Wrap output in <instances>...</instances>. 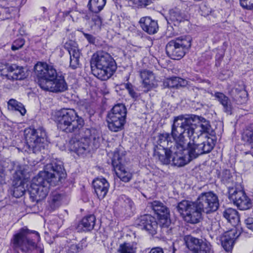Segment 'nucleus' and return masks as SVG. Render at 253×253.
Instances as JSON below:
<instances>
[{"label":"nucleus","instance_id":"obj_42","mask_svg":"<svg viewBox=\"0 0 253 253\" xmlns=\"http://www.w3.org/2000/svg\"><path fill=\"white\" fill-rule=\"evenodd\" d=\"M248 93L245 90H241L237 92L235 96V101L237 104H243L247 100Z\"/></svg>","mask_w":253,"mask_h":253},{"label":"nucleus","instance_id":"obj_37","mask_svg":"<svg viewBox=\"0 0 253 253\" xmlns=\"http://www.w3.org/2000/svg\"><path fill=\"white\" fill-rule=\"evenodd\" d=\"M169 135L168 133H163L159 135V138L157 141L158 145L155 147H162L163 148H168L169 145Z\"/></svg>","mask_w":253,"mask_h":253},{"label":"nucleus","instance_id":"obj_33","mask_svg":"<svg viewBox=\"0 0 253 253\" xmlns=\"http://www.w3.org/2000/svg\"><path fill=\"white\" fill-rule=\"evenodd\" d=\"M119 253H136V244L134 243H124L120 245Z\"/></svg>","mask_w":253,"mask_h":253},{"label":"nucleus","instance_id":"obj_9","mask_svg":"<svg viewBox=\"0 0 253 253\" xmlns=\"http://www.w3.org/2000/svg\"><path fill=\"white\" fill-rule=\"evenodd\" d=\"M126 113L124 104L115 105L108 114L107 122L109 129L114 132L121 130L126 123Z\"/></svg>","mask_w":253,"mask_h":253},{"label":"nucleus","instance_id":"obj_44","mask_svg":"<svg viewBox=\"0 0 253 253\" xmlns=\"http://www.w3.org/2000/svg\"><path fill=\"white\" fill-rule=\"evenodd\" d=\"M221 180L225 184H229L233 182V177L229 170H225L222 173Z\"/></svg>","mask_w":253,"mask_h":253},{"label":"nucleus","instance_id":"obj_6","mask_svg":"<svg viewBox=\"0 0 253 253\" xmlns=\"http://www.w3.org/2000/svg\"><path fill=\"white\" fill-rule=\"evenodd\" d=\"M90 64L93 75L102 81L109 79L117 69L116 62L113 57L103 51L93 54Z\"/></svg>","mask_w":253,"mask_h":253},{"label":"nucleus","instance_id":"obj_7","mask_svg":"<svg viewBox=\"0 0 253 253\" xmlns=\"http://www.w3.org/2000/svg\"><path fill=\"white\" fill-rule=\"evenodd\" d=\"M189 36H181L169 41L166 45V52L173 60L182 58L191 46Z\"/></svg>","mask_w":253,"mask_h":253},{"label":"nucleus","instance_id":"obj_1","mask_svg":"<svg viewBox=\"0 0 253 253\" xmlns=\"http://www.w3.org/2000/svg\"><path fill=\"white\" fill-rule=\"evenodd\" d=\"M54 121L57 127L67 133L79 131V136L72 138L69 142V149L78 155L89 151L91 140L95 147L98 146L99 137L95 134V130L84 127V121L79 117L76 111L71 109H62L57 111L54 115Z\"/></svg>","mask_w":253,"mask_h":253},{"label":"nucleus","instance_id":"obj_27","mask_svg":"<svg viewBox=\"0 0 253 253\" xmlns=\"http://www.w3.org/2000/svg\"><path fill=\"white\" fill-rule=\"evenodd\" d=\"M169 20L177 23L187 19V16L183 11L178 8L175 7L169 11Z\"/></svg>","mask_w":253,"mask_h":253},{"label":"nucleus","instance_id":"obj_12","mask_svg":"<svg viewBox=\"0 0 253 253\" xmlns=\"http://www.w3.org/2000/svg\"><path fill=\"white\" fill-rule=\"evenodd\" d=\"M36 76L39 79V84L41 88L48 81L56 77L58 74L56 70L52 66L46 63L38 62L34 67Z\"/></svg>","mask_w":253,"mask_h":253},{"label":"nucleus","instance_id":"obj_53","mask_svg":"<svg viewBox=\"0 0 253 253\" xmlns=\"http://www.w3.org/2000/svg\"><path fill=\"white\" fill-rule=\"evenodd\" d=\"M149 253H164V252L162 248H155L151 249Z\"/></svg>","mask_w":253,"mask_h":253},{"label":"nucleus","instance_id":"obj_23","mask_svg":"<svg viewBox=\"0 0 253 253\" xmlns=\"http://www.w3.org/2000/svg\"><path fill=\"white\" fill-rule=\"evenodd\" d=\"M172 153L169 152V147L163 148L162 147H154V156L164 165H168L171 162Z\"/></svg>","mask_w":253,"mask_h":253},{"label":"nucleus","instance_id":"obj_40","mask_svg":"<svg viewBox=\"0 0 253 253\" xmlns=\"http://www.w3.org/2000/svg\"><path fill=\"white\" fill-rule=\"evenodd\" d=\"M61 199L62 195L56 192H52L49 200V202L51 208L55 209L57 207Z\"/></svg>","mask_w":253,"mask_h":253},{"label":"nucleus","instance_id":"obj_49","mask_svg":"<svg viewBox=\"0 0 253 253\" xmlns=\"http://www.w3.org/2000/svg\"><path fill=\"white\" fill-rule=\"evenodd\" d=\"M245 222L247 225L248 228L250 230L253 229V217H248L245 219Z\"/></svg>","mask_w":253,"mask_h":253},{"label":"nucleus","instance_id":"obj_50","mask_svg":"<svg viewBox=\"0 0 253 253\" xmlns=\"http://www.w3.org/2000/svg\"><path fill=\"white\" fill-rule=\"evenodd\" d=\"M79 252L76 245L72 244L69 248L67 253H78Z\"/></svg>","mask_w":253,"mask_h":253},{"label":"nucleus","instance_id":"obj_20","mask_svg":"<svg viewBox=\"0 0 253 253\" xmlns=\"http://www.w3.org/2000/svg\"><path fill=\"white\" fill-rule=\"evenodd\" d=\"M235 230H232L225 232L220 237L221 244L227 252H230L233 249L235 240L238 236Z\"/></svg>","mask_w":253,"mask_h":253},{"label":"nucleus","instance_id":"obj_14","mask_svg":"<svg viewBox=\"0 0 253 253\" xmlns=\"http://www.w3.org/2000/svg\"><path fill=\"white\" fill-rule=\"evenodd\" d=\"M124 156L115 151L112 160V165L117 176L123 182H127L132 178V173L122 164Z\"/></svg>","mask_w":253,"mask_h":253},{"label":"nucleus","instance_id":"obj_13","mask_svg":"<svg viewBox=\"0 0 253 253\" xmlns=\"http://www.w3.org/2000/svg\"><path fill=\"white\" fill-rule=\"evenodd\" d=\"M228 198L240 210H246L252 206L251 199L247 196L245 191L236 187L228 188Z\"/></svg>","mask_w":253,"mask_h":253},{"label":"nucleus","instance_id":"obj_32","mask_svg":"<svg viewBox=\"0 0 253 253\" xmlns=\"http://www.w3.org/2000/svg\"><path fill=\"white\" fill-rule=\"evenodd\" d=\"M106 3V0H89L87 7L90 11L97 13L100 12Z\"/></svg>","mask_w":253,"mask_h":253},{"label":"nucleus","instance_id":"obj_18","mask_svg":"<svg viewBox=\"0 0 253 253\" xmlns=\"http://www.w3.org/2000/svg\"><path fill=\"white\" fill-rule=\"evenodd\" d=\"M64 47L67 50L70 56V66L73 69H76L79 66L81 55L76 43L72 40L68 41L64 43Z\"/></svg>","mask_w":253,"mask_h":253},{"label":"nucleus","instance_id":"obj_22","mask_svg":"<svg viewBox=\"0 0 253 253\" xmlns=\"http://www.w3.org/2000/svg\"><path fill=\"white\" fill-rule=\"evenodd\" d=\"M139 23L142 29L150 35L155 34L158 30L157 22L153 20L150 17L146 16L141 18Z\"/></svg>","mask_w":253,"mask_h":253},{"label":"nucleus","instance_id":"obj_54","mask_svg":"<svg viewBox=\"0 0 253 253\" xmlns=\"http://www.w3.org/2000/svg\"><path fill=\"white\" fill-rule=\"evenodd\" d=\"M129 94L133 98H137L138 97L137 93L134 91L133 88L128 91Z\"/></svg>","mask_w":253,"mask_h":253},{"label":"nucleus","instance_id":"obj_5","mask_svg":"<svg viewBox=\"0 0 253 253\" xmlns=\"http://www.w3.org/2000/svg\"><path fill=\"white\" fill-rule=\"evenodd\" d=\"M40 240V236L38 232L25 226L13 235L12 243L15 250L23 253H31L34 251L35 253H44L43 246L36 243V241Z\"/></svg>","mask_w":253,"mask_h":253},{"label":"nucleus","instance_id":"obj_45","mask_svg":"<svg viewBox=\"0 0 253 253\" xmlns=\"http://www.w3.org/2000/svg\"><path fill=\"white\" fill-rule=\"evenodd\" d=\"M210 228L211 231L214 232L217 235L220 234L221 232V231L220 230L221 228L220 227L219 223L215 219L211 221V224Z\"/></svg>","mask_w":253,"mask_h":253},{"label":"nucleus","instance_id":"obj_36","mask_svg":"<svg viewBox=\"0 0 253 253\" xmlns=\"http://www.w3.org/2000/svg\"><path fill=\"white\" fill-rule=\"evenodd\" d=\"M7 103L8 106L10 107L11 109L19 111L22 116L25 114L26 110L22 103L14 99H10Z\"/></svg>","mask_w":253,"mask_h":253},{"label":"nucleus","instance_id":"obj_38","mask_svg":"<svg viewBox=\"0 0 253 253\" xmlns=\"http://www.w3.org/2000/svg\"><path fill=\"white\" fill-rule=\"evenodd\" d=\"M196 253H214L212 245L207 241H203Z\"/></svg>","mask_w":253,"mask_h":253},{"label":"nucleus","instance_id":"obj_2","mask_svg":"<svg viewBox=\"0 0 253 253\" xmlns=\"http://www.w3.org/2000/svg\"><path fill=\"white\" fill-rule=\"evenodd\" d=\"M173 133L174 128L171 127V133L175 143L173 147H169V152L172 153L171 161L177 167L184 166L199 155L210 152L214 147L212 139L208 138L201 145H196L190 141L187 142L185 135L177 137Z\"/></svg>","mask_w":253,"mask_h":253},{"label":"nucleus","instance_id":"obj_48","mask_svg":"<svg viewBox=\"0 0 253 253\" xmlns=\"http://www.w3.org/2000/svg\"><path fill=\"white\" fill-rule=\"evenodd\" d=\"M87 244L85 239L82 240L78 244L76 245L79 251H81L84 248H86L87 247Z\"/></svg>","mask_w":253,"mask_h":253},{"label":"nucleus","instance_id":"obj_34","mask_svg":"<svg viewBox=\"0 0 253 253\" xmlns=\"http://www.w3.org/2000/svg\"><path fill=\"white\" fill-rule=\"evenodd\" d=\"M184 84L185 81L181 78L176 77H172L171 78L167 79L164 83V84L166 87L169 88H177L181 85V82Z\"/></svg>","mask_w":253,"mask_h":253},{"label":"nucleus","instance_id":"obj_31","mask_svg":"<svg viewBox=\"0 0 253 253\" xmlns=\"http://www.w3.org/2000/svg\"><path fill=\"white\" fill-rule=\"evenodd\" d=\"M149 204L158 216L169 213L168 208L160 201H155Z\"/></svg>","mask_w":253,"mask_h":253},{"label":"nucleus","instance_id":"obj_51","mask_svg":"<svg viewBox=\"0 0 253 253\" xmlns=\"http://www.w3.org/2000/svg\"><path fill=\"white\" fill-rule=\"evenodd\" d=\"M91 20L94 22L95 25L99 27L101 25V20L98 16L95 15L92 17Z\"/></svg>","mask_w":253,"mask_h":253},{"label":"nucleus","instance_id":"obj_52","mask_svg":"<svg viewBox=\"0 0 253 253\" xmlns=\"http://www.w3.org/2000/svg\"><path fill=\"white\" fill-rule=\"evenodd\" d=\"M84 36L86 38V39L88 41V42L90 43H94L95 42V38L92 35L88 34H84Z\"/></svg>","mask_w":253,"mask_h":253},{"label":"nucleus","instance_id":"obj_21","mask_svg":"<svg viewBox=\"0 0 253 253\" xmlns=\"http://www.w3.org/2000/svg\"><path fill=\"white\" fill-rule=\"evenodd\" d=\"M139 75L142 81L143 86L147 91L156 86L157 82L152 72L143 70L139 71Z\"/></svg>","mask_w":253,"mask_h":253},{"label":"nucleus","instance_id":"obj_24","mask_svg":"<svg viewBox=\"0 0 253 253\" xmlns=\"http://www.w3.org/2000/svg\"><path fill=\"white\" fill-rule=\"evenodd\" d=\"M202 210L199 209L196 203L194 208H193L187 213L183 215L185 221L191 224L199 223L202 217Z\"/></svg>","mask_w":253,"mask_h":253},{"label":"nucleus","instance_id":"obj_58","mask_svg":"<svg viewBox=\"0 0 253 253\" xmlns=\"http://www.w3.org/2000/svg\"><path fill=\"white\" fill-rule=\"evenodd\" d=\"M252 230L253 231V229Z\"/></svg>","mask_w":253,"mask_h":253},{"label":"nucleus","instance_id":"obj_57","mask_svg":"<svg viewBox=\"0 0 253 253\" xmlns=\"http://www.w3.org/2000/svg\"><path fill=\"white\" fill-rule=\"evenodd\" d=\"M85 18H86V19H89V17L86 15V16H85Z\"/></svg>","mask_w":253,"mask_h":253},{"label":"nucleus","instance_id":"obj_16","mask_svg":"<svg viewBox=\"0 0 253 253\" xmlns=\"http://www.w3.org/2000/svg\"><path fill=\"white\" fill-rule=\"evenodd\" d=\"M53 78L46 84H44V85L41 88L45 91L55 93L62 92L67 90L68 84L63 76L57 74L56 77Z\"/></svg>","mask_w":253,"mask_h":253},{"label":"nucleus","instance_id":"obj_35","mask_svg":"<svg viewBox=\"0 0 253 253\" xmlns=\"http://www.w3.org/2000/svg\"><path fill=\"white\" fill-rule=\"evenodd\" d=\"M158 217L159 218V223H158V225H159L163 231H165L166 232H168V228L171 224L169 218V213Z\"/></svg>","mask_w":253,"mask_h":253},{"label":"nucleus","instance_id":"obj_43","mask_svg":"<svg viewBox=\"0 0 253 253\" xmlns=\"http://www.w3.org/2000/svg\"><path fill=\"white\" fill-rule=\"evenodd\" d=\"M127 1L130 5H134L135 6H146L150 4L152 0H126Z\"/></svg>","mask_w":253,"mask_h":253},{"label":"nucleus","instance_id":"obj_47","mask_svg":"<svg viewBox=\"0 0 253 253\" xmlns=\"http://www.w3.org/2000/svg\"><path fill=\"white\" fill-rule=\"evenodd\" d=\"M240 4L244 8L249 10L253 9V0H240Z\"/></svg>","mask_w":253,"mask_h":253},{"label":"nucleus","instance_id":"obj_25","mask_svg":"<svg viewBox=\"0 0 253 253\" xmlns=\"http://www.w3.org/2000/svg\"><path fill=\"white\" fill-rule=\"evenodd\" d=\"M96 218L94 215H88L84 217L78 224V231H89L94 228Z\"/></svg>","mask_w":253,"mask_h":253},{"label":"nucleus","instance_id":"obj_26","mask_svg":"<svg viewBox=\"0 0 253 253\" xmlns=\"http://www.w3.org/2000/svg\"><path fill=\"white\" fill-rule=\"evenodd\" d=\"M214 96L220 104L222 105L224 112L227 114H231L232 105L229 97L223 93L219 92H215Z\"/></svg>","mask_w":253,"mask_h":253},{"label":"nucleus","instance_id":"obj_15","mask_svg":"<svg viewBox=\"0 0 253 253\" xmlns=\"http://www.w3.org/2000/svg\"><path fill=\"white\" fill-rule=\"evenodd\" d=\"M135 223L138 228L145 230L152 235L157 233L158 223L156 219L150 215H141L136 219Z\"/></svg>","mask_w":253,"mask_h":253},{"label":"nucleus","instance_id":"obj_10","mask_svg":"<svg viewBox=\"0 0 253 253\" xmlns=\"http://www.w3.org/2000/svg\"><path fill=\"white\" fill-rule=\"evenodd\" d=\"M196 203L199 209L206 213L216 211L219 206L218 197L212 192L201 193Z\"/></svg>","mask_w":253,"mask_h":253},{"label":"nucleus","instance_id":"obj_56","mask_svg":"<svg viewBox=\"0 0 253 253\" xmlns=\"http://www.w3.org/2000/svg\"><path fill=\"white\" fill-rule=\"evenodd\" d=\"M172 249H173V253H174L175 251V250L174 249V248L173 247Z\"/></svg>","mask_w":253,"mask_h":253},{"label":"nucleus","instance_id":"obj_28","mask_svg":"<svg viewBox=\"0 0 253 253\" xmlns=\"http://www.w3.org/2000/svg\"><path fill=\"white\" fill-rule=\"evenodd\" d=\"M224 217L232 225H237L240 221V217L238 211L235 209L229 208L223 212Z\"/></svg>","mask_w":253,"mask_h":253},{"label":"nucleus","instance_id":"obj_55","mask_svg":"<svg viewBox=\"0 0 253 253\" xmlns=\"http://www.w3.org/2000/svg\"><path fill=\"white\" fill-rule=\"evenodd\" d=\"M125 87L128 91L132 88V85L131 84L127 83L125 84Z\"/></svg>","mask_w":253,"mask_h":253},{"label":"nucleus","instance_id":"obj_11","mask_svg":"<svg viewBox=\"0 0 253 253\" xmlns=\"http://www.w3.org/2000/svg\"><path fill=\"white\" fill-rule=\"evenodd\" d=\"M29 177L26 173L23 166L17 165L14 167L13 174L12 188L13 195L16 198H19L23 195L25 191V183Z\"/></svg>","mask_w":253,"mask_h":253},{"label":"nucleus","instance_id":"obj_3","mask_svg":"<svg viewBox=\"0 0 253 253\" xmlns=\"http://www.w3.org/2000/svg\"><path fill=\"white\" fill-rule=\"evenodd\" d=\"M172 127L174 128V135H180L189 138L196 145H201L200 140L203 138V133L212 135L210 122L205 118L194 115H181L174 117Z\"/></svg>","mask_w":253,"mask_h":253},{"label":"nucleus","instance_id":"obj_19","mask_svg":"<svg viewBox=\"0 0 253 253\" xmlns=\"http://www.w3.org/2000/svg\"><path fill=\"white\" fill-rule=\"evenodd\" d=\"M92 184L98 198L100 200L103 199L108 192L109 182L104 178L98 177L93 181Z\"/></svg>","mask_w":253,"mask_h":253},{"label":"nucleus","instance_id":"obj_30","mask_svg":"<svg viewBox=\"0 0 253 253\" xmlns=\"http://www.w3.org/2000/svg\"><path fill=\"white\" fill-rule=\"evenodd\" d=\"M196 202L194 203L188 200H182L177 204L176 209L183 217L184 214L187 213L193 208H194Z\"/></svg>","mask_w":253,"mask_h":253},{"label":"nucleus","instance_id":"obj_8","mask_svg":"<svg viewBox=\"0 0 253 253\" xmlns=\"http://www.w3.org/2000/svg\"><path fill=\"white\" fill-rule=\"evenodd\" d=\"M25 137L29 149L34 153L41 151L47 145L46 132L42 128L26 129L25 130Z\"/></svg>","mask_w":253,"mask_h":253},{"label":"nucleus","instance_id":"obj_4","mask_svg":"<svg viewBox=\"0 0 253 253\" xmlns=\"http://www.w3.org/2000/svg\"><path fill=\"white\" fill-rule=\"evenodd\" d=\"M47 167L52 172L41 171L32 180L29 191L33 201L39 202L44 200L48 195L50 186L56 185L64 176L61 164L53 162Z\"/></svg>","mask_w":253,"mask_h":253},{"label":"nucleus","instance_id":"obj_39","mask_svg":"<svg viewBox=\"0 0 253 253\" xmlns=\"http://www.w3.org/2000/svg\"><path fill=\"white\" fill-rule=\"evenodd\" d=\"M196 253H214L212 245L207 241H203Z\"/></svg>","mask_w":253,"mask_h":253},{"label":"nucleus","instance_id":"obj_17","mask_svg":"<svg viewBox=\"0 0 253 253\" xmlns=\"http://www.w3.org/2000/svg\"><path fill=\"white\" fill-rule=\"evenodd\" d=\"M4 66V68H0V71L3 72L1 75H4V73H7L5 75L7 79L22 80L26 78V74L22 67H18L16 65H5Z\"/></svg>","mask_w":253,"mask_h":253},{"label":"nucleus","instance_id":"obj_46","mask_svg":"<svg viewBox=\"0 0 253 253\" xmlns=\"http://www.w3.org/2000/svg\"><path fill=\"white\" fill-rule=\"evenodd\" d=\"M25 43V40L23 38H18L13 43L11 49L15 51L21 48Z\"/></svg>","mask_w":253,"mask_h":253},{"label":"nucleus","instance_id":"obj_29","mask_svg":"<svg viewBox=\"0 0 253 253\" xmlns=\"http://www.w3.org/2000/svg\"><path fill=\"white\" fill-rule=\"evenodd\" d=\"M184 240L187 248L193 253H196L198 251L201 243L203 241L202 239L196 238L191 236H186Z\"/></svg>","mask_w":253,"mask_h":253},{"label":"nucleus","instance_id":"obj_41","mask_svg":"<svg viewBox=\"0 0 253 253\" xmlns=\"http://www.w3.org/2000/svg\"><path fill=\"white\" fill-rule=\"evenodd\" d=\"M243 139L253 148V126L249 127L245 131Z\"/></svg>","mask_w":253,"mask_h":253}]
</instances>
